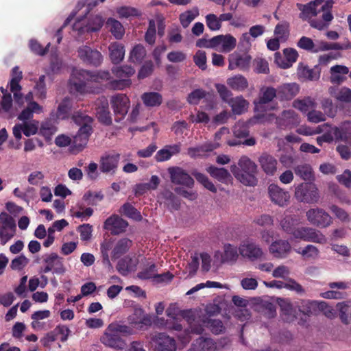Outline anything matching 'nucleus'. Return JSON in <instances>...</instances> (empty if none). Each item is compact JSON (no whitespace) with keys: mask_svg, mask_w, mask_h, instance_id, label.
<instances>
[{"mask_svg":"<svg viewBox=\"0 0 351 351\" xmlns=\"http://www.w3.org/2000/svg\"><path fill=\"white\" fill-rule=\"evenodd\" d=\"M274 34L281 42L287 41L289 36V23L287 21L278 23L275 27Z\"/></svg>","mask_w":351,"mask_h":351,"instance_id":"nucleus-47","label":"nucleus"},{"mask_svg":"<svg viewBox=\"0 0 351 351\" xmlns=\"http://www.w3.org/2000/svg\"><path fill=\"white\" fill-rule=\"evenodd\" d=\"M306 216L309 223L319 228H326L332 223L330 214L322 208H310Z\"/></svg>","mask_w":351,"mask_h":351,"instance_id":"nucleus-8","label":"nucleus"},{"mask_svg":"<svg viewBox=\"0 0 351 351\" xmlns=\"http://www.w3.org/2000/svg\"><path fill=\"white\" fill-rule=\"evenodd\" d=\"M230 171L235 178L244 185L255 186L258 182L257 165L247 156H241L237 166L232 165Z\"/></svg>","mask_w":351,"mask_h":351,"instance_id":"nucleus-3","label":"nucleus"},{"mask_svg":"<svg viewBox=\"0 0 351 351\" xmlns=\"http://www.w3.org/2000/svg\"><path fill=\"white\" fill-rule=\"evenodd\" d=\"M132 245V241L127 239V237L119 240L112 250V258L116 259L125 254L128 252Z\"/></svg>","mask_w":351,"mask_h":351,"instance_id":"nucleus-37","label":"nucleus"},{"mask_svg":"<svg viewBox=\"0 0 351 351\" xmlns=\"http://www.w3.org/2000/svg\"><path fill=\"white\" fill-rule=\"evenodd\" d=\"M92 133L93 128L86 125L80 127L78 132L73 138L70 146L71 151L74 154L81 152L86 146Z\"/></svg>","mask_w":351,"mask_h":351,"instance_id":"nucleus-14","label":"nucleus"},{"mask_svg":"<svg viewBox=\"0 0 351 351\" xmlns=\"http://www.w3.org/2000/svg\"><path fill=\"white\" fill-rule=\"evenodd\" d=\"M147 107H158L162 103V95L158 92H145L141 97Z\"/></svg>","mask_w":351,"mask_h":351,"instance_id":"nucleus-35","label":"nucleus"},{"mask_svg":"<svg viewBox=\"0 0 351 351\" xmlns=\"http://www.w3.org/2000/svg\"><path fill=\"white\" fill-rule=\"evenodd\" d=\"M295 252L306 259H315L319 254V250L311 244L307 245L304 248L295 250Z\"/></svg>","mask_w":351,"mask_h":351,"instance_id":"nucleus-49","label":"nucleus"},{"mask_svg":"<svg viewBox=\"0 0 351 351\" xmlns=\"http://www.w3.org/2000/svg\"><path fill=\"white\" fill-rule=\"evenodd\" d=\"M110 58L114 64L121 62L125 57V47L119 42H112L108 47Z\"/></svg>","mask_w":351,"mask_h":351,"instance_id":"nucleus-32","label":"nucleus"},{"mask_svg":"<svg viewBox=\"0 0 351 351\" xmlns=\"http://www.w3.org/2000/svg\"><path fill=\"white\" fill-rule=\"evenodd\" d=\"M294 172L297 176L305 181H311L314 180V175L311 165H298L294 168Z\"/></svg>","mask_w":351,"mask_h":351,"instance_id":"nucleus-42","label":"nucleus"},{"mask_svg":"<svg viewBox=\"0 0 351 351\" xmlns=\"http://www.w3.org/2000/svg\"><path fill=\"white\" fill-rule=\"evenodd\" d=\"M138 263L137 257L128 255L118 261L116 269L121 276H126L129 272L136 269Z\"/></svg>","mask_w":351,"mask_h":351,"instance_id":"nucleus-25","label":"nucleus"},{"mask_svg":"<svg viewBox=\"0 0 351 351\" xmlns=\"http://www.w3.org/2000/svg\"><path fill=\"white\" fill-rule=\"evenodd\" d=\"M228 60L229 70L247 71L250 69L252 57L247 52L234 51L230 54Z\"/></svg>","mask_w":351,"mask_h":351,"instance_id":"nucleus-13","label":"nucleus"},{"mask_svg":"<svg viewBox=\"0 0 351 351\" xmlns=\"http://www.w3.org/2000/svg\"><path fill=\"white\" fill-rule=\"evenodd\" d=\"M239 257L237 247L231 244L224 245V252L221 256L223 263H234Z\"/></svg>","mask_w":351,"mask_h":351,"instance_id":"nucleus-45","label":"nucleus"},{"mask_svg":"<svg viewBox=\"0 0 351 351\" xmlns=\"http://www.w3.org/2000/svg\"><path fill=\"white\" fill-rule=\"evenodd\" d=\"M291 250V244L285 240H277L269 246L270 253L276 258H283L288 256Z\"/></svg>","mask_w":351,"mask_h":351,"instance_id":"nucleus-31","label":"nucleus"},{"mask_svg":"<svg viewBox=\"0 0 351 351\" xmlns=\"http://www.w3.org/2000/svg\"><path fill=\"white\" fill-rule=\"evenodd\" d=\"M295 197L300 202L307 204L318 202L319 193L317 187L313 183H301L295 189Z\"/></svg>","mask_w":351,"mask_h":351,"instance_id":"nucleus-6","label":"nucleus"},{"mask_svg":"<svg viewBox=\"0 0 351 351\" xmlns=\"http://www.w3.org/2000/svg\"><path fill=\"white\" fill-rule=\"evenodd\" d=\"M134 332L135 331L127 325L112 322L104 330V332L100 338V341L108 348L121 350L126 346V342L123 339L122 335H133Z\"/></svg>","mask_w":351,"mask_h":351,"instance_id":"nucleus-2","label":"nucleus"},{"mask_svg":"<svg viewBox=\"0 0 351 351\" xmlns=\"http://www.w3.org/2000/svg\"><path fill=\"white\" fill-rule=\"evenodd\" d=\"M138 277L141 280L155 279L157 282L171 281L173 276L169 271L162 274H157V266L154 263H149L141 271L138 272Z\"/></svg>","mask_w":351,"mask_h":351,"instance_id":"nucleus-15","label":"nucleus"},{"mask_svg":"<svg viewBox=\"0 0 351 351\" xmlns=\"http://www.w3.org/2000/svg\"><path fill=\"white\" fill-rule=\"evenodd\" d=\"M258 161L259 165L267 176H274L277 171L278 160L276 158L267 154V152H263L258 158Z\"/></svg>","mask_w":351,"mask_h":351,"instance_id":"nucleus-26","label":"nucleus"},{"mask_svg":"<svg viewBox=\"0 0 351 351\" xmlns=\"http://www.w3.org/2000/svg\"><path fill=\"white\" fill-rule=\"evenodd\" d=\"M329 93L339 101L351 103V89L350 88L343 86L337 89L335 87H330L329 88Z\"/></svg>","mask_w":351,"mask_h":351,"instance_id":"nucleus-36","label":"nucleus"},{"mask_svg":"<svg viewBox=\"0 0 351 351\" xmlns=\"http://www.w3.org/2000/svg\"><path fill=\"white\" fill-rule=\"evenodd\" d=\"M71 119L74 123L80 125V127L88 126L93 128L94 119L90 115L82 111H75L71 114Z\"/></svg>","mask_w":351,"mask_h":351,"instance_id":"nucleus-40","label":"nucleus"},{"mask_svg":"<svg viewBox=\"0 0 351 351\" xmlns=\"http://www.w3.org/2000/svg\"><path fill=\"white\" fill-rule=\"evenodd\" d=\"M300 123V117L293 110H284L276 119V123L281 130L296 127Z\"/></svg>","mask_w":351,"mask_h":351,"instance_id":"nucleus-20","label":"nucleus"},{"mask_svg":"<svg viewBox=\"0 0 351 351\" xmlns=\"http://www.w3.org/2000/svg\"><path fill=\"white\" fill-rule=\"evenodd\" d=\"M156 27L155 21L150 19L149 27L145 35V40L149 45H154L156 41Z\"/></svg>","mask_w":351,"mask_h":351,"instance_id":"nucleus-64","label":"nucleus"},{"mask_svg":"<svg viewBox=\"0 0 351 351\" xmlns=\"http://www.w3.org/2000/svg\"><path fill=\"white\" fill-rule=\"evenodd\" d=\"M11 80L9 83L10 92L13 94L14 101L20 104L23 102V95L21 93L22 86L20 82L23 79V72L20 71L18 66L13 67L11 73Z\"/></svg>","mask_w":351,"mask_h":351,"instance_id":"nucleus-17","label":"nucleus"},{"mask_svg":"<svg viewBox=\"0 0 351 351\" xmlns=\"http://www.w3.org/2000/svg\"><path fill=\"white\" fill-rule=\"evenodd\" d=\"M204 326L210 330L213 333L219 334L223 331V322L217 319H206L203 321Z\"/></svg>","mask_w":351,"mask_h":351,"instance_id":"nucleus-56","label":"nucleus"},{"mask_svg":"<svg viewBox=\"0 0 351 351\" xmlns=\"http://www.w3.org/2000/svg\"><path fill=\"white\" fill-rule=\"evenodd\" d=\"M297 46L302 49L315 53V44L313 40L307 36H302L297 43Z\"/></svg>","mask_w":351,"mask_h":351,"instance_id":"nucleus-62","label":"nucleus"},{"mask_svg":"<svg viewBox=\"0 0 351 351\" xmlns=\"http://www.w3.org/2000/svg\"><path fill=\"white\" fill-rule=\"evenodd\" d=\"M278 99L289 101L296 97L300 93V85L297 83L284 84L277 88Z\"/></svg>","mask_w":351,"mask_h":351,"instance_id":"nucleus-28","label":"nucleus"},{"mask_svg":"<svg viewBox=\"0 0 351 351\" xmlns=\"http://www.w3.org/2000/svg\"><path fill=\"white\" fill-rule=\"evenodd\" d=\"M63 260L62 257L54 252L43 256V263L45 266L41 269V272L53 271L56 275H63L66 271Z\"/></svg>","mask_w":351,"mask_h":351,"instance_id":"nucleus-10","label":"nucleus"},{"mask_svg":"<svg viewBox=\"0 0 351 351\" xmlns=\"http://www.w3.org/2000/svg\"><path fill=\"white\" fill-rule=\"evenodd\" d=\"M120 160L119 154L105 155L100 158L99 169L104 173L114 174Z\"/></svg>","mask_w":351,"mask_h":351,"instance_id":"nucleus-27","label":"nucleus"},{"mask_svg":"<svg viewBox=\"0 0 351 351\" xmlns=\"http://www.w3.org/2000/svg\"><path fill=\"white\" fill-rule=\"evenodd\" d=\"M278 99V90L271 86L263 88L261 90V96L258 99V103L261 105L267 104L271 101L274 98Z\"/></svg>","mask_w":351,"mask_h":351,"instance_id":"nucleus-43","label":"nucleus"},{"mask_svg":"<svg viewBox=\"0 0 351 351\" xmlns=\"http://www.w3.org/2000/svg\"><path fill=\"white\" fill-rule=\"evenodd\" d=\"M128 326L141 331L148 330L153 324V316L145 312L141 307L134 309V313L128 317Z\"/></svg>","mask_w":351,"mask_h":351,"instance_id":"nucleus-5","label":"nucleus"},{"mask_svg":"<svg viewBox=\"0 0 351 351\" xmlns=\"http://www.w3.org/2000/svg\"><path fill=\"white\" fill-rule=\"evenodd\" d=\"M147 51L142 45H135L130 53V60L133 62L140 63L145 58Z\"/></svg>","mask_w":351,"mask_h":351,"instance_id":"nucleus-52","label":"nucleus"},{"mask_svg":"<svg viewBox=\"0 0 351 351\" xmlns=\"http://www.w3.org/2000/svg\"><path fill=\"white\" fill-rule=\"evenodd\" d=\"M104 25V19L99 15H95L89 19L87 30L90 32H97Z\"/></svg>","mask_w":351,"mask_h":351,"instance_id":"nucleus-61","label":"nucleus"},{"mask_svg":"<svg viewBox=\"0 0 351 351\" xmlns=\"http://www.w3.org/2000/svg\"><path fill=\"white\" fill-rule=\"evenodd\" d=\"M132 84L130 78H119L118 80H111L106 85V87L112 90H123L129 87Z\"/></svg>","mask_w":351,"mask_h":351,"instance_id":"nucleus-57","label":"nucleus"},{"mask_svg":"<svg viewBox=\"0 0 351 351\" xmlns=\"http://www.w3.org/2000/svg\"><path fill=\"white\" fill-rule=\"evenodd\" d=\"M111 107L114 111L115 122L125 119L130 107V101L125 94L118 93L110 98Z\"/></svg>","mask_w":351,"mask_h":351,"instance_id":"nucleus-7","label":"nucleus"},{"mask_svg":"<svg viewBox=\"0 0 351 351\" xmlns=\"http://www.w3.org/2000/svg\"><path fill=\"white\" fill-rule=\"evenodd\" d=\"M191 173L197 181L206 188L208 191L215 193L217 192V188L209 180L206 174L197 172V171H193Z\"/></svg>","mask_w":351,"mask_h":351,"instance_id":"nucleus-48","label":"nucleus"},{"mask_svg":"<svg viewBox=\"0 0 351 351\" xmlns=\"http://www.w3.org/2000/svg\"><path fill=\"white\" fill-rule=\"evenodd\" d=\"M280 224L285 232L296 239L319 244L327 242L326 237L321 231L308 227H300V219L297 218L287 216L281 220Z\"/></svg>","mask_w":351,"mask_h":351,"instance_id":"nucleus-1","label":"nucleus"},{"mask_svg":"<svg viewBox=\"0 0 351 351\" xmlns=\"http://www.w3.org/2000/svg\"><path fill=\"white\" fill-rule=\"evenodd\" d=\"M107 25L109 26L110 31L115 38H122L125 33V29L120 22L117 21V19H114V18H110L108 19Z\"/></svg>","mask_w":351,"mask_h":351,"instance_id":"nucleus-46","label":"nucleus"},{"mask_svg":"<svg viewBox=\"0 0 351 351\" xmlns=\"http://www.w3.org/2000/svg\"><path fill=\"white\" fill-rule=\"evenodd\" d=\"M343 49L342 46L339 43H328L326 41H319L317 45L315 44V53L328 50H341Z\"/></svg>","mask_w":351,"mask_h":351,"instance_id":"nucleus-58","label":"nucleus"},{"mask_svg":"<svg viewBox=\"0 0 351 351\" xmlns=\"http://www.w3.org/2000/svg\"><path fill=\"white\" fill-rule=\"evenodd\" d=\"M120 213L128 218L140 221L143 219L140 211L130 203L124 204L120 208Z\"/></svg>","mask_w":351,"mask_h":351,"instance_id":"nucleus-41","label":"nucleus"},{"mask_svg":"<svg viewBox=\"0 0 351 351\" xmlns=\"http://www.w3.org/2000/svg\"><path fill=\"white\" fill-rule=\"evenodd\" d=\"M95 110L99 122L105 125H110L112 123V114L109 110V103L106 98L98 100Z\"/></svg>","mask_w":351,"mask_h":351,"instance_id":"nucleus-23","label":"nucleus"},{"mask_svg":"<svg viewBox=\"0 0 351 351\" xmlns=\"http://www.w3.org/2000/svg\"><path fill=\"white\" fill-rule=\"evenodd\" d=\"M206 96V90L201 88H197L189 93L187 97V101L191 105H197L199 101Z\"/></svg>","mask_w":351,"mask_h":351,"instance_id":"nucleus-60","label":"nucleus"},{"mask_svg":"<svg viewBox=\"0 0 351 351\" xmlns=\"http://www.w3.org/2000/svg\"><path fill=\"white\" fill-rule=\"evenodd\" d=\"M322 70L319 64L315 65L311 69L308 65L299 63L298 66V75L304 80H319Z\"/></svg>","mask_w":351,"mask_h":351,"instance_id":"nucleus-30","label":"nucleus"},{"mask_svg":"<svg viewBox=\"0 0 351 351\" xmlns=\"http://www.w3.org/2000/svg\"><path fill=\"white\" fill-rule=\"evenodd\" d=\"M78 57L87 65L99 66L103 62L102 53L87 45H82L77 49Z\"/></svg>","mask_w":351,"mask_h":351,"instance_id":"nucleus-11","label":"nucleus"},{"mask_svg":"<svg viewBox=\"0 0 351 351\" xmlns=\"http://www.w3.org/2000/svg\"><path fill=\"white\" fill-rule=\"evenodd\" d=\"M111 75L110 72L100 71L95 73L86 70H81L73 72L70 83L77 93H84L86 90V83L85 80H93L96 82H100V80H110Z\"/></svg>","mask_w":351,"mask_h":351,"instance_id":"nucleus-4","label":"nucleus"},{"mask_svg":"<svg viewBox=\"0 0 351 351\" xmlns=\"http://www.w3.org/2000/svg\"><path fill=\"white\" fill-rule=\"evenodd\" d=\"M155 351H176V343L173 338L165 332H158L152 338Z\"/></svg>","mask_w":351,"mask_h":351,"instance_id":"nucleus-19","label":"nucleus"},{"mask_svg":"<svg viewBox=\"0 0 351 351\" xmlns=\"http://www.w3.org/2000/svg\"><path fill=\"white\" fill-rule=\"evenodd\" d=\"M43 112V107L38 104L35 101L28 103L27 106L24 108L18 116V119L25 121L33 118L34 113H40Z\"/></svg>","mask_w":351,"mask_h":351,"instance_id":"nucleus-33","label":"nucleus"},{"mask_svg":"<svg viewBox=\"0 0 351 351\" xmlns=\"http://www.w3.org/2000/svg\"><path fill=\"white\" fill-rule=\"evenodd\" d=\"M128 226V221L117 215H113L105 220L103 228L110 232L112 234L116 235L125 232Z\"/></svg>","mask_w":351,"mask_h":351,"instance_id":"nucleus-18","label":"nucleus"},{"mask_svg":"<svg viewBox=\"0 0 351 351\" xmlns=\"http://www.w3.org/2000/svg\"><path fill=\"white\" fill-rule=\"evenodd\" d=\"M46 76L40 75L36 82L34 89H36V96L38 99H45L47 97V87L45 84Z\"/></svg>","mask_w":351,"mask_h":351,"instance_id":"nucleus-55","label":"nucleus"},{"mask_svg":"<svg viewBox=\"0 0 351 351\" xmlns=\"http://www.w3.org/2000/svg\"><path fill=\"white\" fill-rule=\"evenodd\" d=\"M228 84L233 90H243L248 86L247 80L242 75H237L228 80Z\"/></svg>","mask_w":351,"mask_h":351,"instance_id":"nucleus-44","label":"nucleus"},{"mask_svg":"<svg viewBox=\"0 0 351 351\" xmlns=\"http://www.w3.org/2000/svg\"><path fill=\"white\" fill-rule=\"evenodd\" d=\"M112 73L118 78H130L135 73L134 67L128 65H123L114 67Z\"/></svg>","mask_w":351,"mask_h":351,"instance_id":"nucleus-54","label":"nucleus"},{"mask_svg":"<svg viewBox=\"0 0 351 351\" xmlns=\"http://www.w3.org/2000/svg\"><path fill=\"white\" fill-rule=\"evenodd\" d=\"M234 136L237 138H245L249 136V123L239 121L235 123L232 130Z\"/></svg>","mask_w":351,"mask_h":351,"instance_id":"nucleus-51","label":"nucleus"},{"mask_svg":"<svg viewBox=\"0 0 351 351\" xmlns=\"http://www.w3.org/2000/svg\"><path fill=\"white\" fill-rule=\"evenodd\" d=\"M16 232V223L12 216L6 212L0 214V242L5 245L11 240Z\"/></svg>","mask_w":351,"mask_h":351,"instance_id":"nucleus-9","label":"nucleus"},{"mask_svg":"<svg viewBox=\"0 0 351 351\" xmlns=\"http://www.w3.org/2000/svg\"><path fill=\"white\" fill-rule=\"evenodd\" d=\"M71 102L69 98H64L58 106L56 114V119L65 120L71 117Z\"/></svg>","mask_w":351,"mask_h":351,"instance_id":"nucleus-38","label":"nucleus"},{"mask_svg":"<svg viewBox=\"0 0 351 351\" xmlns=\"http://www.w3.org/2000/svg\"><path fill=\"white\" fill-rule=\"evenodd\" d=\"M196 351H216L217 343L210 338L200 337L195 341Z\"/></svg>","mask_w":351,"mask_h":351,"instance_id":"nucleus-39","label":"nucleus"},{"mask_svg":"<svg viewBox=\"0 0 351 351\" xmlns=\"http://www.w3.org/2000/svg\"><path fill=\"white\" fill-rule=\"evenodd\" d=\"M333 5V0H327L321 7L320 11L322 12L321 19L311 21L310 26L319 30L328 28L332 20L334 19V15L331 12Z\"/></svg>","mask_w":351,"mask_h":351,"instance_id":"nucleus-12","label":"nucleus"},{"mask_svg":"<svg viewBox=\"0 0 351 351\" xmlns=\"http://www.w3.org/2000/svg\"><path fill=\"white\" fill-rule=\"evenodd\" d=\"M319 5L317 1H311L309 3L306 4L298 3L297 8L300 11L299 14V17L301 20L304 21H308L310 23L311 20L312 19V16H316L318 12L320 11H317V7Z\"/></svg>","mask_w":351,"mask_h":351,"instance_id":"nucleus-29","label":"nucleus"},{"mask_svg":"<svg viewBox=\"0 0 351 351\" xmlns=\"http://www.w3.org/2000/svg\"><path fill=\"white\" fill-rule=\"evenodd\" d=\"M29 46L32 51L40 56H44L47 53L50 47V43H48L46 47H43L41 44L35 39H31Z\"/></svg>","mask_w":351,"mask_h":351,"instance_id":"nucleus-63","label":"nucleus"},{"mask_svg":"<svg viewBox=\"0 0 351 351\" xmlns=\"http://www.w3.org/2000/svg\"><path fill=\"white\" fill-rule=\"evenodd\" d=\"M285 58L280 52H276L274 55L276 64L284 69L292 66L298 59V52L293 48H287L283 50Z\"/></svg>","mask_w":351,"mask_h":351,"instance_id":"nucleus-22","label":"nucleus"},{"mask_svg":"<svg viewBox=\"0 0 351 351\" xmlns=\"http://www.w3.org/2000/svg\"><path fill=\"white\" fill-rule=\"evenodd\" d=\"M167 171L173 184L184 185L187 187L193 186L195 182L193 177L182 168L179 167H171L168 168Z\"/></svg>","mask_w":351,"mask_h":351,"instance_id":"nucleus-16","label":"nucleus"},{"mask_svg":"<svg viewBox=\"0 0 351 351\" xmlns=\"http://www.w3.org/2000/svg\"><path fill=\"white\" fill-rule=\"evenodd\" d=\"M268 194L271 202L279 206H285L287 204L289 194L276 184H271L268 186Z\"/></svg>","mask_w":351,"mask_h":351,"instance_id":"nucleus-24","label":"nucleus"},{"mask_svg":"<svg viewBox=\"0 0 351 351\" xmlns=\"http://www.w3.org/2000/svg\"><path fill=\"white\" fill-rule=\"evenodd\" d=\"M207 173L214 179L221 183H227L231 179V173L224 168L210 166L206 168Z\"/></svg>","mask_w":351,"mask_h":351,"instance_id":"nucleus-34","label":"nucleus"},{"mask_svg":"<svg viewBox=\"0 0 351 351\" xmlns=\"http://www.w3.org/2000/svg\"><path fill=\"white\" fill-rule=\"evenodd\" d=\"M249 103L242 97H237L231 101V108L234 114H241L248 108Z\"/></svg>","mask_w":351,"mask_h":351,"instance_id":"nucleus-50","label":"nucleus"},{"mask_svg":"<svg viewBox=\"0 0 351 351\" xmlns=\"http://www.w3.org/2000/svg\"><path fill=\"white\" fill-rule=\"evenodd\" d=\"M293 106L302 112H306L315 107V102L311 97H306L295 100Z\"/></svg>","mask_w":351,"mask_h":351,"instance_id":"nucleus-53","label":"nucleus"},{"mask_svg":"<svg viewBox=\"0 0 351 351\" xmlns=\"http://www.w3.org/2000/svg\"><path fill=\"white\" fill-rule=\"evenodd\" d=\"M104 195L101 192H92L90 191L85 193L82 197V199L86 202L88 205L96 206L98 201L102 200Z\"/></svg>","mask_w":351,"mask_h":351,"instance_id":"nucleus-59","label":"nucleus"},{"mask_svg":"<svg viewBox=\"0 0 351 351\" xmlns=\"http://www.w3.org/2000/svg\"><path fill=\"white\" fill-rule=\"evenodd\" d=\"M241 256L250 261H255L262 258L263 252L257 244L249 241H244L239 247Z\"/></svg>","mask_w":351,"mask_h":351,"instance_id":"nucleus-21","label":"nucleus"}]
</instances>
